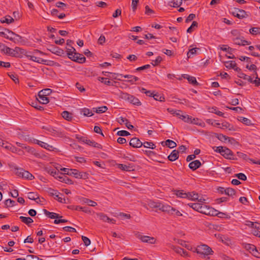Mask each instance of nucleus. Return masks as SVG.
<instances>
[{
  "label": "nucleus",
  "mask_w": 260,
  "mask_h": 260,
  "mask_svg": "<svg viewBox=\"0 0 260 260\" xmlns=\"http://www.w3.org/2000/svg\"><path fill=\"white\" fill-rule=\"evenodd\" d=\"M193 251L201 255H203L204 258H206V256L209 254H213V251L212 249L205 244L198 246Z\"/></svg>",
  "instance_id": "nucleus-1"
},
{
  "label": "nucleus",
  "mask_w": 260,
  "mask_h": 260,
  "mask_svg": "<svg viewBox=\"0 0 260 260\" xmlns=\"http://www.w3.org/2000/svg\"><path fill=\"white\" fill-rule=\"evenodd\" d=\"M60 170L64 172L63 174V175L64 174H67L70 176H73L76 178H85L82 174H81V173L76 169H70L63 168H61Z\"/></svg>",
  "instance_id": "nucleus-2"
},
{
  "label": "nucleus",
  "mask_w": 260,
  "mask_h": 260,
  "mask_svg": "<svg viewBox=\"0 0 260 260\" xmlns=\"http://www.w3.org/2000/svg\"><path fill=\"white\" fill-rule=\"evenodd\" d=\"M200 213L210 216H215L217 214V210L209 206L202 204Z\"/></svg>",
  "instance_id": "nucleus-3"
},
{
  "label": "nucleus",
  "mask_w": 260,
  "mask_h": 260,
  "mask_svg": "<svg viewBox=\"0 0 260 260\" xmlns=\"http://www.w3.org/2000/svg\"><path fill=\"white\" fill-rule=\"evenodd\" d=\"M15 173L18 176L29 180H31L35 178L34 176L31 173L23 169H16Z\"/></svg>",
  "instance_id": "nucleus-4"
},
{
  "label": "nucleus",
  "mask_w": 260,
  "mask_h": 260,
  "mask_svg": "<svg viewBox=\"0 0 260 260\" xmlns=\"http://www.w3.org/2000/svg\"><path fill=\"white\" fill-rule=\"evenodd\" d=\"M232 13L233 16L239 19L247 18L249 16L247 12H246L245 11L236 8H234Z\"/></svg>",
  "instance_id": "nucleus-5"
},
{
  "label": "nucleus",
  "mask_w": 260,
  "mask_h": 260,
  "mask_svg": "<svg viewBox=\"0 0 260 260\" xmlns=\"http://www.w3.org/2000/svg\"><path fill=\"white\" fill-rule=\"evenodd\" d=\"M43 128L48 131L53 136L59 137H62L64 136V134L60 130L54 128L50 126H43Z\"/></svg>",
  "instance_id": "nucleus-6"
},
{
  "label": "nucleus",
  "mask_w": 260,
  "mask_h": 260,
  "mask_svg": "<svg viewBox=\"0 0 260 260\" xmlns=\"http://www.w3.org/2000/svg\"><path fill=\"white\" fill-rule=\"evenodd\" d=\"M70 59L74 61H76L80 63H84L86 61V58L83 56V55L77 52L75 53L74 55H72V56L70 57Z\"/></svg>",
  "instance_id": "nucleus-7"
},
{
  "label": "nucleus",
  "mask_w": 260,
  "mask_h": 260,
  "mask_svg": "<svg viewBox=\"0 0 260 260\" xmlns=\"http://www.w3.org/2000/svg\"><path fill=\"white\" fill-rule=\"evenodd\" d=\"M118 168L122 171L132 172L135 170V166L132 164H118Z\"/></svg>",
  "instance_id": "nucleus-8"
},
{
  "label": "nucleus",
  "mask_w": 260,
  "mask_h": 260,
  "mask_svg": "<svg viewBox=\"0 0 260 260\" xmlns=\"http://www.w3.org/2000/svg\"><path fill=\"white\" fill-rule=\"evenodd\" d=\"M5 30H7L9 34H11L14 36V37H9V35H7V37H6V39H9L10 41L14 42V43L19 42L21 41L22 37L20 36L9 29H6Z\"/></svg>",
  "instance_id": "nucleus-9"
},
{
  "label": "nucleus",
  "mask_w": 260,
  "mask_h": 260,
  "mask_svg": "<svg viewBox=\"0 0 260 260\" xmlns=\"http://www.w3.org/2000/svg\"><path fill=\"white\" fill-rule=\"evenodd\" d=\"M222 155L225 158L232 160H237V158L234 157L233 152L229 148L224 147Z\"/></svg>",
  "instance_id": "nucleus-10"
},
{
  "label": "nucleus",
  "mask_w": 260,
  "mask_h": 260,
  "mask_svg": "<svg viewBox=\"0 0 260 260\" xmlns=\"http://www.w3.org/2000/svg\"><path fill=\"white\" fill-rule=\"evenodd\" d=\"M21 50V49L19 47H16L15 49H13L12 48L6 46L2 50L6 54H9L12 56H16V53H18V52Z\"/></svg>",
  "instance_id": "nucleus-11"
},
{
  "label": "nucleus",
  "mask_w": 260,
  "mask_h": 260,
  "mask_svg": "<svg viewBox=\"0 0 260 260\" xmlns=\"http://www.w3.org/2000/svg\"><path fill=\"white\" fill-rule=\"evenodd\" d=\"M47 49L52 53L59 56H62L64 54V51L62 49L54 45L49 46Z\"/></svg>",
  "instance_id": "nucleus-12"
},
{
  "label": "nucleus",
  "mask_w": 260,
  "mask_h": 260,
  "mask_svg": "<svg viewBox=\"0 0 260 260\" xmlns=\"http://www.w3.org/2000/svg\"><path fill=\"white\" fill-rule=\"evenodd\" d=\"M138 238L143 242L145 243H148L150 244H154L156 242V240L154 238L152 237H149L147 236H142L139 235L138 236Z\"/></svg>",
  "instance_id": "nucleus-13"
},
{
  "label": "nucleus",
  "mask_w": 260,
  "mask_h": 260,
  "mask_svg": "<svg viewBox=\"0 0 260 260\" xmlns=\"http://www.w3.org/2000/svg\"><path fill=\"white\" fill-rule=\"evenodd\" d=\"M143 143L136 137H134L129 141V145L134 148H140L142 146Z\"/></svg>",
  "instance_id": "nucleus-14"
},
{
  "label": "nucleus",
  "mask_w": 260,
  "mask_h": 260,
  "mask_svg": "<svg viewBox=\"0 0 260 260\" xmlns=\"http://www.w3.org/2000/svg\"><path fill=\"white\" fill-rule=\"evenodd\" d=\"M97 216L99 218L104 222H111L112 223H115V220L114 219H111L108 217L106 214L100 213H98Z\"/></svg>",
  "instance_id": "nucleus-15"
},
{
  "label": "nucleus",
  "mask_w": 260,
  "mask_h": 260,
  "mask_svg": "<svg viewBox=\"0 0 260 260\" xmlns=\"http://www.w3.org/2000/svg\"><path fill=\"white\" fill-rule=\"evenodd\" d=\"M44 214L48 216V217L51 218V219H57V218H60L62 217V216H60L59 214L54 213V212H50L48 211H47L46 209H43V210Z\"/></svg>",
  "instance_id": "nucleus-16"
},
{
  "label": "nucleus",
  "mask_w": 260,
  "mask_h": 260,
  "mask_svg": "<svg viewBox=\"0 0 260 260\" xmlns=\"http://www.w3.org/2000/svg\"><path fill=\"white\" fill-rule=\"evenodd\" d=\"M233 41L235 42V44L238 45L245 46L250 44V42H249L247 41L244 40L243 37L240 38L237 37V38L234 39Z\"/></svg>",
  "instance_id": "nucleus-17"
},
{
  "label": "nucleus",
  "mask_w": 260,
  "mask_h": 260,
  "mask_svg": "<svg viewBox=\"0 0 260 260\" xmlns=\"http://www.w3.org/2000/svg\"><path fill=\"white\" fill-rule=\"evenodd\" d=\"M37 98L38 102L42 104H47L49 102V100L46 96H44V94H41L39 92Z\"/></svg>",
  "instance_id": "nucleus-18"
},
{
  "label": "nucleus",
  "mask_w": 260,
  "mask_h": 260,
  "mask_svg": "<svg viewBox=\"0 0 260 260\" xmlns=\"http://www.w3.org/2000/svg\"><path fill=\"white\" fill-rule=\"evenodd\" d=\"M159 210L164 212H167L168 214L171 213V211L173 210V207L171 206L167 205V204H162L161 203L160 204V207L159 208Z\"/></svg>",
  "instance_id": "nucleus-19"
},
{
  "label": "nucleus",
  "mask_w": 260,
  "mask_h": 260,
  "mask_svg": "<svg viewBox=\"0 0 260 260\" xmlns=\"http://www.w3.org/2000/svg\"><path fill=\"white\" fill-rule=\"evenodd\" d=\"M182 77L186 79L188 82L193 85H198L199 83L197 81L196 78L194 77L190 76L187 74H183Z\"/></svg>",
  "instance_id": "nucleus-20"
},
{
  "label": "nucleus",
  "mask_w": 260,
  "mask_h": 260,
  "mask_svg": "<svg viewBox=\"0 0 260 260\" xmlns=\"http://www.w3.org/2000/svg\"><path fill=\"white\" fill-rule=\"evenodd\" d=\"M24 148L28 152L34 155L35 157L37 158H41L42 157L41 154L38 152H37L34 148L27 146L25 147Z\"/></svg>",
  "instance_id": "nucleus-21"
},
{
  "label": "nucleus",
  "mask_w": 260,
  "mask_h": 260,
  "mask_svg": "<svg viewBox=\"0 0 260 260\" xmlns=\"http://www.w3.org/2000/svg\"><path fill=\"white\" fill-rule=\"evenodd\" d=\"M80 200L82 204H86L92 207H94L97 205V203L87 198H81L80 199Z\"/></svg>",
  "instance_id": "nucleus-22"
},
{
  "label": "nucleus",
  "mask_w": 260,
  "mask_h": 260,
  "mask_svg": "<svg viewBox=\"0 0 260 260\" xmlns=\"http://www.w3.org/2000/svg\"><path fill=\"white\" fill-rule=\"evenodd\" d=\"M179 152L176 150H174L168 156V158L170 161H173L178 158Z\"/></svg>",
  "instance_id": "nucleus-23"
},
{
  "label": "nucleus",
  "mask_w": 260,
  "mask_h": 260,
  "mask_svg": "<svg viewBox=\"0 0 260 260\" xmlns=\"http://www.w3.org/2000/svg\"><path fill=\"white\" fill-rule=\"evenodd\" d=\"M201 166V162L198 160H196L190 162L188 166L190 169L194 171L199 168Z\"/></svg>",
  "instance_id": "nucleus-24"
},
{
  "label": "nucleus",
  "mask_w": 260,
  "mask_h": 260,
  "mask_svg": "<svg viewBox=\"0 0 260 260\" xmlns=\"http://www.w3.org/2000/svg\"><path fill=\"white\" fill-rule=\"evenodd\" d=\"M128 101L130 103L137 106H140L141 104V102L138 98L131 94L129 98H128Z\"/></svg>",
  "instance_id": "nucleus-25"
},
{
  "label": "nucleus",
  "mask_w": 260,
  "mask_h": 260,
  "mask_svg": "<svg viewBox=\"0 0 260 260\" xmlns=\"http://www.w3.org/2000/svg\"><path fill=\"white\" fill-rule=\"evenodd\" d=\"M45 171L50 175L56 178H58V176H60V173H59L58 171L57 172L54 169H51L48 168H46Z\"/></svg>",
  "instance_id": "nucleus-26"
},
{
  "label": "nucleus",
  "mask_w": 260,
  "mask_h": 260,
  "mask_svg": "<svg viewBox=\"0 0 260 260\" xmlns=\"http://www.w3.org/2000/svg\"><path fill=\"white\" fill-rule=\"evenodd\" d=\"M85 144H87L89 146H92L95 148H102V146L101 144L95 142L94 141H91L87 138L85 140Z\"/></svg>",
  "instance_id": "nucleus-27"
},
{
  "label": "nucleus",
  "mask_w": 260,
  "mask_h": 260,
  "mask_svg": "<svg viewBox=\"0 0 260 260\" xmlns=\"http://www.w3.org/2000/svg\"><path fill=\"white\" fill-rule=\"evenodd\" d=\"M165 143V145L168 147L170 148H174L176 147V143L171 140L168 139L166 141H164L161 142V144L164 145Z\"/></svg>",
  "instance_id": "nucleus-28"
},
{
  "label": "nucleus",
  "mask_w": 260,
  "mask_h": 260,
  "mask_svg": "<svg viewBox=\"0 0 260 260\" xmlns=\"http://www.w3.org/2000/svg\"><path fill=\"white\" fill-rule=\"evenodd\" d=\"M60 175H62V176H58L59 180L61 181L65 182L67 184H73V181L72 180H71L70 178L67 177L66 176L63 175L62 173H60Z\"/></svg>",
  "instance_id": "nucleus-29"
},
{
  "label": "nucleus",
  "mask_w": 260,
  "mask_h": 260,
  "mask_svg": "<svg viewBox=\"0 0 260 260\" xmlns=\"http://www.w3.org/2000/svg\"><path fill=\"white\" fill-rule=\"evenodd\" d=\"M14 21V19L10 16L7 15L1 19V22L2 23H6L10 24Z\"/></svg>",
  "instance_id": "nucleus-30"
},
{
  "label": "nucleus",
  "mask_w": 260,
  "mask_h": 260,
  "mask_svg": "<svg viewBox=\"0 0 260 260\" xmlns=\"http://www.w3.org/2000/svg\"><path fill=\"white\" fill-rule=\"evenodd\" d=\"M19 218L22 222L25 223L28 226H29V224L33 222L34 221L33 219L29 217H24L21 216H20Z\"/></svg>",
  "instance_id": "nucleus-31"
},
{
  "label": "nucleus",
  "mask_w": 260,
  "mask_h": 260,
  "mask_svg": "<svg viewBox=\"0 0 260 260\" xmlns=\"http://www.w3.org/2000/svg\"><path fill=\"white\" fill-rule=\"evenodd\" d=\"M62 117L68 121H71L73 118L72 114L67 111H64L61 113Z\"/></svg>",
  "instance_id": "nucleus-32"
},
{
  "label": "nucleus",
  "mask_w": 260,
  "mask_h": 260,
  "mask_svg": "<svg viewBox=\"0 0 260 260\" xmlns=\"http://www.w3.org/2000/svg\"><path fill=\"white\" fill-rule=\"evenodd\" d=\"M199 194L194 191L187 192V198L192 201H196L198 199Z\"/></svg>",
  "instance_id": "nucleus-33"
},
{
  "label": "nucleus",
  "mask_w": 260,
  "mask_h": 260,
  "mask_svg": "<svg viewBox=\"0 0 260 260\" xmlns=\"http://www.w3.org/2000/svg\"><path fill=\"white\" fill-rule=\"evenodd\" d=\"M27 197L29 199L36 201V202L38 203V201L37 200L39 199V198L37 193L34 192H28L27 193Z\"/></svg>",
  "instance_id": "nucleus-34"
},
{
  "label": "nucleus",
  "mask_w": 260,
  "mask_h": 260,
  "mask_svg": "<svg viewBox=\"0 0 260 260\" xmlns=\"http://www.w3.org/2000/svg\"><path fill=\"white\" fill-rule=\"evenodd\" d=\"M198 50H200V48H193L189 49L187 53V58H190L192 57L193 55L197 54Z\"/></svg>",
  "instance_id": "nucleus-35"
},
{
  "label": "nucleus",
  "mask_w": 260,
  "mask_h": 260,
  "mask_svg": "<svg viewBox=\"0 0 260 260\" xmlns=\"http://www.w3.org/2000/svg\"><path fill=\"white\" fill-rule=\"evenodd\" d=\"M117 95L118 96L119 98L127 101H128V98H129L130 96V94L127 93H124L121 91H119V93H118Z\"/></svg>",
  "instance_id": "nucleus-36"
},
{
  "label": "nucleus",
  "mask_w": 260,
  "mask_h": 260,
  "mask_svg": "<svg viewBox=\"0 0 260 260\" xmlns=\"http://www.w3.org/2000/svg\"><path fill=\"white\" fill-rule=\"evenodd\" d=\"M238 119L239 121H241L246 125H250L252 124L251 120L247 118L244 117H239Z\"/></svg>",
  "instance_id": "nucleus-37"
},
{
  "label": "nucleus",
  "mask_w": 260,
  "mask_h": 260,
  "mask_svg": "<svg viewBox=\"0 0 260 260\" xmlns=\"http://www.w3.org/2000/svg\"><path fill=\"white\" fill-rule=\"evenodd\" d=\"M160 203L159 202H155L152 201H150L148 203V205L150 208H156L159 209V208L160 207Z\"/></svg>",
  "instance_id": "nucleus-38"
},
{
  "label": "nucleus",
  "mask_w": 260,
  "mask_h": 260,
  "mask_svg": "<svg viewBox=\"0 0 260 260\" xmlns=\"http://www.w3.org/2000/svg\"><path fill=\"white\" fill-rule=\"evenodd\" d=\"M29 59L33 61L37 62L39 63H42L46 61L44 59L40 57H37L33 55H31Z\"/></svg>",
  "instance_id": "nucleus-39"
},
{
  "label": "nucleus",
  "mask_w": 260,
  "mask_h": 260,
  "mask_svg": "<svg viewBox=\"0 0 260 260\" xmlns=\"http://www.w3.org/2000/svg\"><path fill=\"white\" fill-rule=\"evenodd\" d=\"M238 76L240 78L248 80L250 83H252V78L251 76H249L243 73H239Z\"/></svg>",
  "instance_id": "nucleus-40"
},
{
  "label": "nucleus",
  "mask_w": 260,
  "mask_h": 260,
  "mask_svg": "<svg viewBox=\"0 0 260 260\" xmlns=\"http://www.w3.org/2000/svg\"><path fill=\"white\" fill-rule=\"evenodd\" d=\"M224 193L228 195L229 196L232 197L234 196L236 193V191L234 189L232 188H226L224 190Z\"/></svg>",
  "instance_id": "nucleus-41"
},
{
  "label": "nucleus",
  "mask_w": 260,
  "mask_h": 260,
  "mask_svg": "<svg viewBox=\"0 0 260 260\" xmlns=\"http://www.w3.org/2000/svg\"><path fill=\"white\" fill-rule=\"evenodd\" d=\"M221 128L226 129L228 128L230 131H235V128L233 125H231L228 122H224L221 124Z\"/></svg>",
  "instance_id": "nucleus-42"
},
{
  "label": "nucleus",
  "mask_w": 260,
  "mask_h": 260,
  "mask_svg": "<svg viewBox=\"0 0 260 260\" xmlns=\"http://www.w3.org/2000/svg\"><path fill=\"white\" fill-rule=\"evenodd\" d=\"M39 146H40L42 148H44L50 151L53 150V149L52 146L50 145L49 144L42 141L40 144H39Z\"/></svg>",
  "instance_id": "nucleus-43"
},
{
  "label": "nucleus",
  "mask_w": 260,
  "mask_h": 260,
  "mask_svg": "<svg viewBox=\"0 0 260 260\" xmlns=\"http://www.w3.org/2000/svg\"><path fill=\"white\" fill-rule=\"evenodd\" d=\"M175 194L178 197L182 198H187V193L184 192L183 190H176Z\"/></svg>",
  "instance_id": "nucleus-44"
},
{
  "label": "nucleus",
  "mask_w": 260,
  "mask_h": 260,
  "mask_svg": "<svg viewBox=\"0 0 260 260\" xmlns=\"http://www.w3.org/2000/svg\"><path fill=\"white\" fill-rule=\"evenodd\" d=\"M236 63L235 61H228L225 62V66L228 69H233L236 67Z\"/></svg>",
  "instance_id": "nucleus-45"
},
{
  "label": "nucleus",
  "mask_w": 260,
  "mask_h": 260,
  "mask_svg": "<svg viewBox=\"0 0 260 260\" xmlns=\"http://www.w3.org/2000/svg\"><path fill=\"white\" fill-rule=\"evenodd\" d=\"M81 113H83V115L86 116H91L93 115V113L87 108H83L81 110Z\"/></svg>",
  "instance_id": "nucleus-46"
},
{
  "label": "nucleus",
  "mask_w": 260,
  "mask_h": 260,
  "mask_svg": "<svg viewBox=\"0 0 260 260\" xmlns=\"http://www.w3.org/2000/svg\"><path fill=\"white\" fill-rule=\"evenodd\" d=\"M250 33L252 35L260 34V27H252L249 29Z\"/></svg>",
  "instance_id": "nucleus-47"
},
{
  "label": "nucleus",
  "mask_w": 260,
  "mask_h": 260,
  "mask_svg": "<svg viewBox=\"0 0 260 260\" xmlns=\"http://www.w3.org/2000/svg\"><path fill=\"white\" fill-rule=\"evenodd\" d=\"M171 248L173 249L175 252L181 255L182 254L181 252H183V249L181 248L179 246H176L174 245H171Z\"/></svg>",
  "instance_id": "nucleus-48"
},
{
  "label": "nucleus",
  "mask_w": 260,
  "mask_h": 260,
  "mask_svg": "<svg viewBox=\"0 0 260 260\" xmlns=\"http://www.w3.org/2000/svg\"><path fill=\"white\" fill-rule=\"evenodd\" d=\"M198 23L196 21H193L191 26L187 29V32L191 33L193 31L194 28L198 27Z\"/></svg>",
  "instance_id": "nucleus-49"
},
{
  "label": "nucleus",
  "mask_w": 260,
  "mask_h": 260,
  "mask_svg": "<svg viewBox=\"0 0 260 260\" xmlns=\"http://www.w3.org/2000/svg\"><path fill=\"white\" fill-rule=\"evenodd\" d=\"M202 205V204H201L200 203H193V204H191V206H193L192 209L193 210H194L199 212H200Z\"/></svg>",
  "instance_id": "nucleus-50"
},
{
  "label": "nucleus",
  "mask_w": 260,
  "mask_h": 260,
  "mask_svg": "<svg viewBox=\"0 0 260 260\" xmlns=\"http://www.w3.org/2000/svg\"><path fill=\"white\" fill-rule=\"evenodd\" d=\"M5 205L6 207H13L15 205V202L11 199H8L5 201Z\"/></svg>",
  "instance_id": "nucleus-51"
},
{
  "label": "nucleus",
  "mask_w": 260,
  "mask_h": 260,
  "mask_svg": "<svg viewBox=\"0 0 260 260\" xmlns=\"http://www.w3.org/2000/svg\"><path fill=\"white\" fill-rule=\"evenodd\" d=\"M98 80L106 85H113L112 84H111V82L110 80H107V78L104 77H99Z\"/></svg>",
  "instance_id": "nucleus-52"
},
{
  "label": "nucleus",
  "mask_w": 260,
  "mask_h": 260,
  "mask_svg": "<svg viewBox=\"0 0 260 260\" xmlns=\"http://www.w3.org/2000/svg\"><path fill=\"white\" fill-rule=\"evenodd\" d=\"M142 145L145 148H149L151 149H154L155 146V145L151 142H145L143 143Z\"/></svg>",
  "instance_id": "nucleus-53"
},
{
  "label": "nucleus",
  "mask_w": 260,
  "mask_h": 260,
  "mask_svg": "<svg viewBox=\"0 0 260 260\" xmlns=\"http://www.w3.org/2000/svg\"><path fill=\"white\" fill-rule=\"evenodd\" d=\"M107 110L108 108L106 106H104L98 108H95V111H94L97 113H103L105 112Z\"/></svg>",
  "instance_id": "nucleus-54"
},
{
  "label": "nucleus",
  "mask_w": 260,
  "mask_h": 260,
  "mask_svg": "<svg viewBox=\"0 0 260 260\" xmlns=\"http://www.w3.org/2000/svg\"><path fill=\"white\" fill-rule=\"evenodd\" d=\"M67 52L68 56L69 57V58L70 59V57L71 56H72V55H74L75 53H76V49L73 47H71V49L68 48Z\"/></svg>",
  "instance_id": "nucleus-55"
},
{
  "label": "nucleus",
  "mask_w": 260,
  "mask_h": 260,
  "mask_svg": "<svg viewBox=\"0 0 260 260\" xmlns=\"http://www.w3.org/2000/svg\"><path fill=\"white\" fill-rule=\"evenodd\" d=\"M255 246L254 245L250 244H246L245 246V248L249 251L252 254V252H253L255 250Z\"/></svg>",
  "instance_id": "nucleus-56"
},
{
  "label": "nucleus",
  "mask_w": 260,
  "mask_h": 260,
  "mask_svg": "<svg viewBox=\"0 0 260 260\" xmlns=\"http://www.w3.org/2000/svg\"><path fill=\"white\" fill-rule=\"evenodd\" d=\"M154 99L156 101H165V98L162 96H160L158 93H154L152 96Z\"/></svg>",
  "instance_id": "nucleus-57"
},
{
  "label": "nucleus",
  "mask_w": 260,
  "mask_h": 260,
  "mask_svg": "<svg viewBox=\"0 0 260 260\" xmlns=\"http://www.w3.org/2000/svg\"><path fill=\"white\" fill-rule=\"evenodd\" d=\"M216 137L221 141H225L226 140L230 139V138L221 134H218Z\"/></svg>",
  "instance_id": "nucleus-58"
},
{
  "label": "nucleus",
  "mask_w": 260,
  "mask_h": 260,
  "mask_svg": "<svg viewBox=\"0 0 260 260\" xmlns=\"http://www.w3.org/2000/svg\"><path fill=\"white\" fill-rule=\"evenodd\" d=\"M141 91L143 93H144L146 94V95L150 97H152L153 95L154 94L153 92H151L150 90H147L144 88H142Z\"/></svg>",
  "instance_id": "nucleus-59"
},
{
  "label": "nucleus",
  "mask_w": 260,
  "mask_h": 260,
  "mask_svg": "<svg viewBox=\"0 0 260 260\" xmlns=\"http://www.w3.org/2000/svg\"><path fill=\"white\" fill-rule=\"evenodd\" d=\"M181 119L184 121L185 122L189 123L191 119V116L188 115H183L181 116Z\"/></svg>",
  "instance_id": "nucleus-60"
},
{
  "label": "nucleus",
  "mask_w": 260,
  "mask_h": 260,
  "mask_svg": "<svg viewBox=\"0 0 260 260\" xmlns=\"http://www.w3.org/2000/svg\"><path fill=\"white\" fill-rule=\"evenodd\" d=\"M51 91H52L51 89H49V88H46V89L42 90L41 91H40L39 92V93H40L41 94H44V96H47L48 95H49L51 93Z\"/></svg>",
  "instance_id": "nucleus-61"
},
{
  "label": "nucleus",
  "mask_w": 260,
  "mask_h": 260,
  "mask_svg": "<svg viewBox=\"0 0 260 260\" xmlns=\"http://www.w3.org/2000/svg\"><path fill=\"white\" fill-rule=\"evenodd\" d=\"M235 176L238 179H239L241 180L245 181L247 179V177H246V175L242 173L237 174H236Z\"/></svg>",
  "instance_id": "nucleus-62"
},
{
  "label": "nucleus",
  "mask_w": 260,
  "mask_h": 260,
  "mask_svg": "<svg viewBox=\"0 0 260 260\" xmlns=\"http://www.w3.org/2000/svg\"><path fill=\"white\" fill-rule=\"evenodd\" d=\"M252 254L257 258H260V249H257L256 247L253 252H252Z\"/></svg>",
  "instance_id": "nucleus-63"
},
{
  "label": "nucleus",
  "mask_w": 260,
  "mask_h": 260,
  "mask_svg": "<svg viewBox=\"0 0 260 260\" xmlns=\"http://www.w3.org/2000/svg\"><path fill=\"white\" fill-rule=\"evenodd\" d=\"M26 260H42L39 258L38 256L34 255H28L26 256Z\"/></svg>",
  "instance_id": "nucleus-64"
}]
</instances>
